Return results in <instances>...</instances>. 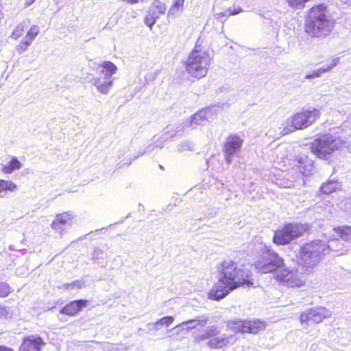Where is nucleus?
<instances>
[{"mask_svg": "<svg viewBox=\"0 0 351 351\" xmlns=\"http://www.w3.org/2000/svg\"><path fill=\"white\" fill-rule=\"evenodd\" d=\"M335 23L330 19L327 7L324 4L313 6L305 21V32L313 37L323 38L332 32Z\"/></svg>", "mask_w": 351, "mask_h": 351, "instance_id": "f03ea898", "label": "nucleus"}, {"mask_svg": "<svg viewBox=\"0 0 351 351\" xmlns=\"http://www.w3.org/2000/svg\"><path fill=\"white\" fill-rule=\"evenodd\" d=\"M343 143L339 137L326 134L315 139L311 145V149L317 158L329 160L332 153L339 149Z\"/></svg>", "mask_w": 351, "mask_h": 351, "instance_id": "423d86ee", "label": "nucleus"}, {"mask_svg": "<svg viewBox=\"0 0 351 351\" xmlns=\"http://www.w3.org/2000/svg\"><path fill=\"white\" fill-rule=\"evenodd\" d=\"M2 170L5 173L7 174H10L14 171V169L11 167V166L9 164L8 165H5L3 167Z\"/></svg>", "mask_w": 351, "mask_h": 351, "instance_id": "a19ab883", "label": "nucleus"}, {"mask_svg": "<svg viewBox=\"0 0 351 351\" xmlns=\"http://www.w3.org/2000/svg\"><path fill=\"white\" fill-rule=\"evenodd\" d=\"M81 308H61L59 313V317L60 319H64V316L69 315V316H73L78 313L79 310ZM65 321L66 319H64Z\"/></svg>", "mask_w": 351, "mask_h": 351, "instance_id": "2f4dec72", "label": "nucleus"}, {"mask_svg": "<svg viewBox=\"0 0 351 351\" xmlns=\"http://www.w3.org/2000/svg\"><path fill=\"white\" fill-rule=\"evenodd\" d=\"M252 256L255 255V268L261 273L276 271L283 265V259L264 243H250L248 246Z\"/></svg>", "mask_w": 351, "mask_h": 351, "instance_id": "7ed1b4c3", "label": "nucleus"}, {"mask_svg": "<svg viewBox=\"0 0 351 351\" xmlns=\"http://www.w3.org/2000/svg\"><path fill=\"white\" fill-rule=\"evenodd\" d=\"M341 186L340 183L336 180H328L323 183L320 187V192L323 194H329L335 192Z\"/></svg>", "mask_w": 351, "mask_h": 351, "instance_id": "4be33fe9", "label": "nucleus"}, {"mask_svg": "<svg viewBox=\"0 0 351 351\" xmlns=\"http://www.w3.org/2000/svg\"><path fill=\"white\" fill-rule=\"evenodd\" d=\"M27 21H23L16 25L12 34V37L14 39L17 40L23 35L24 29L27 25Z\"/></svg>", "mask_w": 351, "mask_h": 351, "instance_id": "c85d7f7f", "label": "nucleus"}, {"mask_svg": "<svg viewBox=\"0 0 351 351\" xmlns=\"http://www.w3.org/2000/svg\"><path fill=\"white\" fill-rule=\"evenodd\" d=\"M39 33V27L37 25H32L28 31L27 36L32 39H35Z\"/></svg>", "mask_w": 351, "mask_h": 351, "instance_id": "c9c22d12", "label": "nucleus"}, {"mask_svg": "<svg viewBox=\"0 0 351 351\" xmlns=\"http://www.w3.org/2000/svg\"><path fill=\"white\" fill-rule=\"evenodd\" d=\"M322 240H315L301 247L300 252V263L310 271L314 268L326 255Z\"/></svg>", "mask_w": 351, "mask_h": 351, "instance_id": "0eeeda50", "label": "nucleus"}, {"mask_svg": "<svg viewBox=\"0 0 351 351\" xmlns=\"http://www.w3.org/2000/svg\"><path fill=\"white\" fill-rule=\"evenodd\" d=\"M321 116L317 108L302 109L292 114L282 124L280 134L286 135L296 130L306 129L312 125Z\"/></svg>", "mask_w": 351, "mask_h": 351, "instance_id": "20e7f679", "label": "nucleus"}, {"mask_svg": "<svg viewBox=\"0 0 351 351\" xmlns=\"http://www.w3.org/2000/svg\"><path fill=\"white\" fill-rule=\"evenodd\" d=\"M323 245L324 246V250L325 254H328L330 252H337L339 254H343L345 252L342 247L343 243L341 241L338 239H331L328 240V243L323 241ZM348 250H346V252Z\"/></svg>", "mask_w": 351, "mask_h": 351, "instance_id": "6ab92c4d", "label": "nucleus"}, {"mask_svg": "<svg viewBox=\"0 0 351 351\" xmlns=\"http://www.w3.org/2000/svg\"><path fill=\"white\" fill-rule=\"evenodd\" d=\"M35 0H32V2L34 1Z\"/></svg>", "mask_w": 351, "mask_h": 351, "instance_id": "49530a36", "label": "nucleus"}, {"mask_svg": "<svg viewBox=\"0 0 351 351\" xmlns=\"http://www.w3.org/2000/svg\"><path fill=\"white\" fill-rule=\"evenodd\" d=\"M288 5L295 10L302 9L309 0H285Z\"/></svg>", "mask_w": 351, "mask_h": 351, "instance_id": "7c9ffc66", "label": "nucleus"}, {"mask_svg": "<svg viewBox=\"0 0 351 351\" xmlns=\"http://www.w3.org/2000/svg\"><path fill=\"white\" fill-rule=\"evenodd\" d=\"M210 61V58L207 52L195 49L188 58L186 70L191 76L202 78L207 74Z\"/></svg>", "mask_w": 351, "mask_h": 351, "instance_id": "6e6552de", "label": "nucleus"}, {"mask_svg": "<svg viewBox=\"0 0 351 351\" xmlns=\"http://www.w3.org/2000/svg\"><path fill=\"white\" fill-rule=\"evenodd\" d=\"M0 351H14V350L4 346H0Z\"/></svg>", "mask_w": 351, "mask_h": 351, "instance_id": "37998d69", "label": "nucleus"}, {"mask_svg": "<svg viewBox=\"0 0 351 351\" xmlns=\"http://www.w3.org/2000/svg\"><path fill=\"white\" fill-rule=\"evenodd\" d=\"M154 148L155 146L154 145H148L146 148H145V150L143 152L141 153V155H143V154L152 152V151H154Z\"/></svg>", "mask_w": 351, "mask_h": 351, "instance_id": "79ce46f5", "label": "nucleus"}, {"mask_svg": "<svg viewBox=\"0 0 351 351\" xmlns=\"http://www.w3.org/2000/svg\"><path fill=\"white\" fill-rule=\"evenodd\" d=\"M90 305L89 301L86 300H78L71 302L69 304L65 305L64 307H83Z\"/></svg>", "mask_w": 351, "mask_h": 351, "instance_id": "473e14b6", "label": "nucleus"}, {"mask_svg": "<svg viewBox=\"0 0 351 351\" xmlns=\"http://www.w3.org/2000/svg\"><path fill=\"white\" fill-rule=\"evenodd\" d=\"M9 165L14 170L19 169L21 167V163L15 157L12 158V160L9 162Z\"/></svg>", "mask_w": 351, "mask_h": 351, "instance_id": "4c0bfd02", "label": "nucleus"}, {"mask_svg": "<svg viewBox=\"0 0 351 351\" xmlns=\"http://www.w3.org/2000/svg\"><path fill=\"white\" fill-rule=\"evenodd\" d=\"M206 319H194L183 322L180 326L182 327V328H185L184 327L186 326V329L189 330L196 328L197 327L202 328L206 325Z\"/></svg>", "mask_w": 351, "mask_h": 351, "instance_id": "393cba45", "label": "nucleus"}, {"mask_svg": "<svg viewBox=\"0 0 351 351\" xmlns=\"http://www.w3.org/2000/svg\"><path fill=\"white\" fill-rule=\"evenodd\" d=\"M228 326L236 332L258 333L265 328V324L258 319L254 321L238 320L230 322Z\"/></svg>", "mask_w": 351, "mask_h": 351, "instance_id": "f8f14e48", "label": "nucleus"}, {"mask_svg": "<svg viewBox=\"0 0 351 351\" xmlns=\"http://www.w3.org/2000/svg\"><path fill=\"white\" fill-rule=\"evenodd\" d=\"M73 217V213L70 212L58 214L51 223V227L56 232L62 234L64 231L63 226L65 225H71Z\"/></svg>", "mask_w": 351, "mask_h": 351, "instance_id": "a211bd4d", "label": "nucleus"}, {"mask_svg": "<svg viewBox=\"0 0 351 351\" xmlns=\"http://www.w3.org/2000/svg\"><path fill=\"white\" fill-rule=\"evenodd\" d=\"M28 47H27L23 42L21 43H20L19 45L16 46V50L17 51V52L20 54H21L22 53H23L24 51H25L27 50Z\"/></svg>", "mask_w": 351, "mask_h": 351, "instance_id": "58836bf2", "label": "nucleus"}, {"mask_svg": "<svg viewBox=\"0 0 351 351\" xmlns=\"http://www.w3.org/2000/svg\"><path fill=\"white\" fill-rule=\"evenodd\" d=\"M242 11V9L241 8H234L232 9L231 8H229L227 11L224 12H219L215 14V18L218 20L221 23H224L228 16L230 15H236L239 13H240Z\"/></svg>", "mask_w": 351, "mask_h": 351, "instance_id": "b1692460", "label": "nucleus"}, {"mask_svg": "<svg viewBox=\"0 0 351 351\" xmlns=\"http://www.w3.org/2000/svg\"><path fill=\"white\" fill-rule=\"evenodd\" d=\"M84 286V282L81 280H75L71 283L63 284L60 288L70 291L73 289H80Z\"/></svg>", "mask_w": 351, "mask_h": 351, "instance_id": "bb28decb", "label": "nucleus"}, {"mask_svg": "<svg viewBox=\"0 0 351 351\" xmlns=\"http://www.w3.org/2000/svg\"><path fill=\"white\" fill-rule=\"evenodd\" d=\"M34 39H32L30 38L28 36H25V38L23 39V43L27 46V47H29L31 43H32V41L34 40Z\"/></svg>", "mask_w": 351, "mask_h": 351, "instance_id": "ea45409f", "label": "nucleus"}, {"mask_svg": "<svg viewBox=\"0 0 351 351\" xmlns=\"http://www.w3.org/2000/svg\"><path fill=\"white\" fill-rule=\"evenodd\" d=\"M10 293V286L5 282H0V297H6Z\"/></svg>", "mask_w": 351, "mask_h": 351, "instance_id": "f704fd0d", "label": "nucleus"}, {"mask_svg": "<svg viewBox=\"0 0 351 351\" xmlns=\"http://www.w3.org/2000/svg\"><path fill=\"white\" fill-rule=\"evenodd\" d=\"M307 230L305 224L291 223L275 232L273 241L278 245H285L292 240L302 236Z\"/></svg>", "mask_w": 351, "mask_h": 351, "instance_id": "1a4fd4ad", "label": "nucleus"}, {"mask_svg": "<svg viewBox=\"0 0 351 351\" xmlns=\"http://www.w3.org/2000/svg\"><path fill=\"white\" fill-rule=\"evenodd\" d=\"M10 308H0V318L7 319L12 317V313L10 312Z\"/></svg>", "mask_w": 351, "mask_h": 351, "instance_id": "e433bc0d", "label": "nucleus"}, {"mask_svg": "<svg viewBox=\"0 0 351 351\" xmlns=\"http://www.w3.org/2000/svg\"><path fill=\"white\" fill-rule=\"evenodd\" d=\"M173 321V317L172 316L164 317L154 324V329L158 330L162 326H169L172 324Z\"/></svg>", "mask_w": 351, "mask_h": 351, "instance_id": "cd10ccee", "label": "nucleus"}, {"mask_svg": "<svg viewBox=\"0 0 351 351\" xmlns=\"http://www.w3.org/2000/svg\"><path fill=\"white\" fill-rule=\"evenodd\" d=\"M339 62L338 58H334L332 59L330 62L327 63L325 66L323 67L319 68L318 69L313 71L312 73L307 74L305 76V79H313L316 77H319L322 74L330 71L332 69L334 66H335Z\"/></svg>", "mask_w": 351, "mask_h": 351, "instance_id": "412c9836", "label": "nucleus"}, {"mask_svg": "<svg viewBox=\"0 0 351 351\" xmlns=\"http://www.w3.org/2000/svg\"><path fill=\"white\" fill-rule=\"evenodd\" d=\"M117 70V67L114 63L104 61L101 70L99 71L100 74L104 75L103 79L100 77H93L90 81L91 84L96 87L100 93L108 94L113 84L112 75L116 73Z\"/></svg>", "mask_w": 351, "mask_h": 351, "instance_id": "9d476101", "label": "nucleus"}, {"mask_svg": "<svg viewBox=\"0 0 351 351\" xmlns=\"http://www.w3.org/2000/svg\"><path fill=\"white\" fill-rule=\"evenodd\" d=\"M195 341L199 343L208 340L206 346L210 349L221 350L230 343L232 336L221 334L217 326L213 325L204 330L197 329L193 333Z\"/></svg>", "mask_w": 351, "mask_h": 351, "instance_id": "39448f33", "label": "nucleus"}, {"mask_svg": "<svg viewBox=\"0 0 351 351\" xmlns=\"http://www.w3.org/2000/svg\"><path fill=\"white\" fill-rule=\"evenodd\" d=\"M219 112V107L215 106L202 109L194 114L191 117L190 121H186L183 123L184 125L182 128L192 126L193 128L195 129L197 125H205L206 121L213 119Z\"/></svg>", "mask_w": 351, "mask_h": 351, "instance_id": "9b49d317", "label": "nucleus"}, {"mask_svg": "<svg viewBox=\"0 0 351 351\" xmlns=\"http://www.w3.org/2000/svg\"><path fill=\"white\" fill-rule=\"evenodd\" d=\"M337 236L343 240L351 243V226H343L333 229Z\"/></svg>", "mask_w": 351, "mask_h": 351, "instance_id": "5701e85b", "label": "nucleus"}, {"mask_svg": "<svg viewBox=\"0 0 351 351\" xmlns=\"http://www.w3.org/2000/svg\"><path fill=\"white\" fill-rule=\"evenodd\" d=\"M297 168L304 176L311 174L314 171L313 161L307 156L300 157L298 160Z\"/></svg>", "mask_w": 351, "mask_h": 351, "instance_id": "aec40b11", "label": "nucleus"}, {"mask_svg": "<svg viewBox=\"0 0 351 351\" xmlns=\"http://www.w3.org/2000/svg\"><path fill=\"white\" fill-rule=\"evenodd\" d=\"M339 1L343 4H348L349 3V0H339Z\"/></svg>", "mask_w": 351, "mask_h": 351, "instance_id": "c03bdc74", "label": "nucleus"}, {"mask_svg": "<svg viewBox=\"0 0 351 351\" xmlns=\"http://www.w3.org/2000/svg\"><path fill=\"white\" fill-rule=\"evenodd\" d=\"M326 308H308L300 315L302 324H318L326 318L328 315L324 314Z\"/></svg>", "mask_w": 351, "mask_h": 351, "instance_id": "dca6fc26", "label": "nucleus"}, {"mask_svg": "<svg viewBox=\"0 0 351 351\" xmlns=\"http://www.w3.org/2000/svg\"><path fill=\"white\" fill-rule=\"evenodd\" d=\"M194 143L189 141H186L182 142L180 145L178 150L179 152H185V151H193L194 150Z\"/></svg>", "mask_w": 351, "mask_h": 351, "instance_id": "72a5a7b5", "label": "nucleus"}, {"mask_svg": "<svg viewBox=\"0 0 351 351\" xmlns=\"http://www.w3.org/2000/svg\"><path fill=\"white\" fill-rule=\"evenodd\" d=\"M218 282L208 293V298L219 300L239 287L253 286L252 274L245 265L232 260L223 261L217 267Z\"/></svg>", "mask_w": 351, "mask_h": 351, "instance_id": "f257e3e1", "label": "nucleus"}, {"mask_svg": "<svg viewBox=\"0 0 351 351\" xmlns=\"http://www.w3.org/2000/svg\"><path fill=\"white\" fill-rule=\"evenodd\" d=\"M276 278L277 280L283 282L287 287H301L303 285V280L296 269L280 267L276 273Z\"/></svg>", "mask_w": 351, "mask_h": 351, "instance_id": "ddd939ff", "label": "nucleus"}, {"mask_svg": "<svg viewBox=\"0 0 351 351\" xmlns=\"http://www.w3.org/2000/svg\"><path fill=\"white\" fill-rule=\"evenodd\" d=\"M167 10L165 4L159 0H154L149 8L148 13L145 16V24L152 29L156 20L160 15L165 14Z\"/></svg>", "mask_w": 351, "mask_h": 351, "instance_id": "2eb2a0df", "label": "nucleus"}, {"mask_svg": "<svg viewBox=\"0 0 351 351\" xmlns=\"http://www.w3.org/2000/svg\"><path fill=\"white\" fill-rule=\"evenodd\" d=\"M288 173H284V175L282 176V178H278L277 184H278L280 187L282 188H291L293 186V183L295 181L297 178L296 176L289 177Z\"/></svg>", "mask_w": 351, "mask_h": 351, "instance_id": "a878e982", "label": "nucleus"}, {"mask_svg": "<svg viewBox=\"0 0 351 351\" xmlns=\"http://www.w3.org/2000/svg\"><path fill=\"white\" fill-rule=\"evenodd\" d=\"M45 345L43 339L38 335H30L23 339L19 351H40Z\"/></svg>", "mask_w": 351, "mask_h": 351, "instance_id": "f3484780", "label": "nucleus"}, {"mask_svg": "<svg viewBox=\"0 0 351 351\" xmlns=\"http://www.w3.org/2000/svg\"><path fill=\"white\" fill-rule=\"evenodd\" d=\"M243 140L236 134H230L226 138L223 146L225 160L228 163H231L232 157L236 156L242 147Z\"/></svg>", "mask_w": 351, "mask_h": 351, "instance_id": "4468645a", "label": "nucleus"}, {"mask_svg": "<svg viewBox=\"0 0 351 351\" xmlns=\"http://www.w3.org/2000/svg\"><path fill=\"white\" fill-rule=\"evenodd\" d=\"M348 4L351 5V0H349V3Z\"/></svg>", "mask_w": 351, "mask_h": 351, "instance_id": "a18cd8bd", "label": "nucleus"}, {"mask_svg": "<svg viewBox=\"0 0 351 351\" xmlns=\"http://www.w3.org/2000/svg\"><path fill=\"white\" fill-rule=\"evenodd\" d=\"M184 0H174L173 5L170 8L168 11V15H174L180 10H182Z\"/></svg>", "mask_w": 351, "mask_h": 351, "instance_id": "c756f323", "label": "nucleus"}]
</instances>
